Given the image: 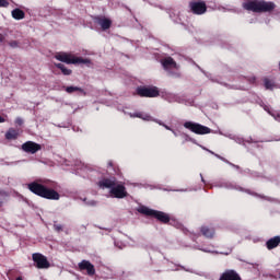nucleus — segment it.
Returning <instances> with one entry per match:
<instances>
[{"mask_svg": "<svg viewBox=\"0 0 280 280\" xmlns=\"http://www.w3.org/2000/svg\"><path fill=\"white\" fill-rule=\"evenodd\" d=\"M98 187L101 189H109L112 198H126L128 191H126V186L121 182H117L115 177L103 178L98 182Z\"/></svg>", "mask_w": 280, "mask_h": 280, "instance_id": "1", "label": "nucleus"}, {"mask_svg": "<svg viewBox=\"0 0 280 280\" xmlns=\"http://www.w3.org/2000/svg\"><path fill=\"white\" fill-rule=\"evenodd\" d=\"M243 8L248 12H255L256 14H264L266 12H272L275 8H277V4H275V2L264 1V0H249L243 3Z\"/></svg>", "mask_w": 280, "mask_h": 280, "instance_id": "2", "label": "nucleus"}, {"mask_svg": "<svg viewBox=\"0 0 280 280\" xmlns=\"http://www.w3.org/2000/svg\"><path fill=\"white\" fill-rule=\"evenodd\" d=\"M27 188L36 196H40V198H46L47 200H60V194H58V191L49 189L42 184H38V182L27 184Z\"/></svg>", "mask_w": 280, "mask_h": 280, "instance_id": "3", "label": "nucleus"}, {"mask_svg": "<svg viewBox=\"0 0 280 280\" xmlns=\"http://www.w3.org/2000/svg\"><path fill=\"white\" fill-rule=\"evenodd\" d=\"M56 60L59 62H66V65H91L90 59H84L82 57H75L68 52H57L55 55Z\"/></svg>", "mask_w": 280, "mask_h": 280, "instance_id": "4", "label": "nucleus"}, {"mask_svg": "<svg viewBox=\"0 0 280 280\" xmlns=\"http://www.w3.org/2000/svg\"><path fill=\"white\" fill-rule=\"evenodd\" d=\"M138 211L143 215H150L151 218H156V220H159L160 222H163V224H167V222H170V215L165 212L152 210L145 206L140 207Z\"/></svg>", "mask_w": 280, "mask_h": 280, "instance_id": "5", "label": "nucleus"}, {"mask_svg": "<svg viewBox=\"0 0 280 280\" xmlns=\"http://www.w3.org/2000/svg\"><path fill=\"white\" fill-rule=\"evenodd\" d=\"M184 128L190 130V132H195V135H209L211 132V129L209 127L194 121H186L184 124Z\"/></svg>", "mask_w": 280, "mask_h": 280, "instance_id": "6", "label": "nucleus"}, {"mask_svg": "<svg viewBox=\"0 0 280 280\" xmlns=\"http://www.w3.org/2000/svg\"><path fill=\"white\" fill-rule=\"evenodd\" d=\"M33 261L39 270H47V268H50L51 264H49V260L45 257V255L40 253H35L32 255Z\"/></svg>", "mask_w": 280, "mask_h": 280, "instance_id": "7", "label": "nucleus"}, {"mask_svg": "<svg viewBox=\"0 0 280 280\" xmlns=\"http://www.w3.org/2000/svg\"><path fill=\"white\" fill-rule=\"evenodd\" d=\"M190 12L192 14H205L207 12V3L205 1L198 0V1H191L189 3Z\"/></svg>", "mask_w": 280, "mask_h": 280, "instance_id": "8", "label": "nucleus"}, {"mask_svg": "<svg viewBox=\"0 0 280 280\" xmlns=\"http://www.w3.org/2000/svg\"><path fill=\"white\" fill-rule=\"evenodd\" d=\"M137 93L140 97H159V89L155 86L138 88Z\"/></svg>", "mask_w": 280, "mask_h": 280, "instance_id": "9", "label": "nucleus"}, {"mask_svg": "<svg viewBox=\"0 0 280 280\" xmlns=\"http://www.w3.org/2000/svg\"><path fill=\"white\" fill-rule=\"evenodd\" d=\"M78 267L81 272H84L85 270L89 277H93L95 275V266L89 260H82L78 264Z\"/></svg>", "mask_w": 280, "mask_h": 280, "instance_id": "10", "label": "nucleus"}, {"mask_svg": "<svg viewBox=\"0 0 280 280\" xmlns=\"http://www.w3.org/2000/svg\"><path fill=\"white\" fill-rule=\"evenodd\" d=\"M23 152H26L27 154H36V152H39L42 150L40 144L34 142V141H27L22 144Z\"/></svg>", "mask_w": 280, "mask_h": 280, "instance_id": "11", "label": "nucleus"}, {"mask_svg": "<svg viewBox=\"0 0 280 280\" xmlns=\"http://www.w3.org/2000/svg\"><path fill=\"white\" fill-rule=\"evenodd\" d=\"M94 21L102 27L103 31L110 30V25H113V21L104 16H96L94 18Z\"/></svg>", "mask_w": 280, "mask_h": 280, "instance_id": "12", "label": "nucleus"}, {"mask_svg": "<svg viewBox=\"0 0 280 280\" xmlns=\"http://www.w3.org/2000/svg\"><path fill=\"white\" fill-rule=\"evenodd\" d=\"M220 280H242V278L235 270H226L221 275Z\"/></svg>", "mask_w": 280, "mask_h": 280, "instance_id": "13", "label": "nucleus"}, {"mask_svg": "<svg viewBox=\"0 0 280 280\" xmlns=\"http://www.w3.org/2000/svg\"><path fill=\"white\" fill-rule=\"evenodd\" d=\"M162 66L164 67V69L166 71H168V69H178L176 61H174V59L172 57H167V58L163 59Z\"/></svg>", "mask_w": 280, "mask_h": 280, "instance_id": "14", "label": "nucleus"}, {"mask_svg": "<svg viewBox=\"0 0 280 280\" xmlns=\"http://www.w3.org/2000/svg\"><path fill=\"white\" fill-rule=\"evenodd\" d=\"M280 244V236H275L272 238H269L266 242V247L268 248V250H272L275 248H277V246H279Z\"/></svg>", "mask_w": 280, "mask_h": 280, "instance_id": "15", "label": "nucleus"}, {"mask_svg": "<svg viewBox=\"0 0 280 280\" xmlns=\"http://www.w3.org/2000/svg\"><path fill=\"white\" fill-rule=\"evenodd\" d=\"M4 137L8 141H15V139H19V129L9 128Z\"/></svg>", "mask_w": 280, "mask_h": 280, "instance_id": "16", "label": "nucleus"}, {"mask_svg": "<svg viewBox=\"0 0 280 280\" xmlns=\"http://www.w3.org/2000/svg\"><path fill=\"white\" fill-rule=\"evenodd\" d=\"M11 14L15 21H22V19H25V12L21 9H14Z\"/></svg>", "mask_w": 280, "mask_h": 280, "instance_id": "17", "label": "nucleus"}, {"mask_svg": "<svg viewBox=\"0 0 280 280\" xmlns=\"http://www.w3.org/2000/svg\"><path fill=\"white\" fill-rule=\"evenodd\" d=\"M201 233L205 237H208L211 240L213 237V235H215V230H213L211 228L202 226Z\"/></svg>", "mask_w": 280, "mask_h": 280, "instance_id": "18", "label": "nucleus"}, {"mask_svg": "<svg viewBox=\"0 0 280 280\" xmlns=\"http://www.w3.org/2000/svg\"><path fill=\"white\" fill-rule=\"evenodd\" d=\"M66 92H68L69 94L71 93H82L83 95H86V92H84V90L82 88H78V86H67L66 88Z\"/></svg>", "mask_w": 280, "mask_h": 280, "instance_id": "19", "label": "nucleus"}, {"mask_svg": "<svg viewBox=\"0 0 280 280\" xmlns=\"http://www.w3.org/2000/svg\"><path fill=\"white\" fill-rule=\"evenodd\" d=\"M165 100L170 103L177 102L178 104H183V98L176 94H167Z\"/></svg>", "mask_w": 280, "mask_h": 280, "instance_id": "20", "label": "nucleus"}, {"mask_svg": "<svg viewBox=\"0 0 280 280\" xmlns=\"http://www.w3.org/2000/svg\"><path fill=\"white\" fill-rule=\"evenodd\" d=\"M55 67H57V69H60L63 75H71L72 73L71 69L65 67V65L62 63H55Z\"/></svg>", "mask_w": 280, "mask_h": 280, "instance_id": "21", "label": "nucleus"}, {"mask_svg": "<svg viewBox=\"0 0 280 280\" xmlns=\"http://www.w3.org/2000/svg\"><path fill=\"white\" fill-rule=\"evenodd\" d=\"M131 117H138L139 119H143L144 121H150V119H152V117H150V115L143 114V113L132 114Z\"/></svg>", "mask_w": 280, "mask_h": 280, "instance_id": "22", "label": "nucleus"}, {"mask_svg": "<svg viewBox=\"0 0 280 280\" xmlns=\"http://www.w3.org/2000/svg\"><path fill=\"white\" fill-rule=\"evenodd\" d=\"M265 89L272 91L275 89V82L270 81V79L264 80Z\"/></svg>", "mask_w": 280, "mask_h": 280, "instance_id": "23", "label": "nucleus"}, {"mask_svg": "<svg viewBox=\"0 0 280 280\" xmlns=\"http://www.w3.org/2000/svg\"><path fill=\"white\" fill-rule=\"evenodd\" d=\"M208 152H210V154H213L217 159H220V161H224V163H229L231 165L230 161L224 159L222 155L214 153L213 151H209V150H208Z\"/></svg>", "mask_w": 280, "mask_h": 280, "instance_id": "24", "label": "nucleus"}, {"mask_svg": "<svg viewBox=\"0 0 280 280\" xmlns=\"http://www.w3.org/2000/svg\"><path fill=\"white\" fill-rule=\"evenodd\" d=\"M10 5V2L8 0H0V8H8Z\"/></svg>", "mask_w": 280, "mask_h": 280, "instance_id": "25", "label": "nucleus"}, {"mask_svg": "<svg viewBox=\"0 0 280 280\" xmlns=\"http://www.w3.org/2000/svg\"><path fill=\"white\" fill-rule=\"evenodd\" d=\"M54 229L57 233H60L62 231V225L58 224V223H55L54 224Z\"/></svg>", "mask_w": 280, "mask_h": 280, "instance_id": "26", "label": "nucleus"}, {"mask_svg": "<svg viewBox=\"0 0 280 280\" xmlns=\"http://www.w3.org/2000/svg\"><path fill=\"white\" fill-rule=\"evenodd\" d=\"M8 196H10L8 191L0 189V198H8Z\"/></svg>", "mask_w": 280, "mask_h": 280, "instance_id": "27", "label": "nucleus"}, {"mask_svg": "<svg viewBox=\"0 0 280 280\" xmlns=\"http://www.w3.org/2000/svg\"><path fill=\"white\" fill-rule=\"evenodd\" d=\"M156 124H159L160 126H164L166 130H173L172 128H170V126L163 124L161 120H156Z\"/></svg>", "mask_w": 280, "mask_h": 280, "instance_id": "28", "label": "nucleus"}, {"mask_svg": "<svg viewBox=\"0 0 280 280\" xmlns=\"http://www.w3.org/2000/svg\"><path fill=\"white\" fill-rule=\"evenodd\" d=\"M15 124H16L18 126H23V119H22L21 117H18V118L15 119Z\"/></svg>", "mask_w": 280, "mask_h": 280, "instance_id": "29", "label": "nucleus"}, {"mask_svg": "<svg viewBox=\"0 0 280 280\" xmlns=\"http://www.w3.org/2000/svg\"><path fill=\"white\" fill-rule=\"evenodd\" d=\"M10 47H19V42L16 40L11 42Z\"/></svg>", "mask_w": 280, "mask_h": 280, "instance_id": "30", "label": "nucleus"}, {"mask_svg": "<svg viewBox=\"0 0 280 280\" xmlns=\"http://www.w3.org/2000/svg\"><path fill=\"white\" fill-rule=\"evenodd\" d=\"M3 122H5V118L0 116V124H3Z\"/></svg>", "mask_w": 280, "mask_h": 280, "instance_id": "31", "label": "nucleus"}, {"mask_svg": "<svg viewBox=\"0 0 280 280\" xmlns=\"http://www.w3.org/2000/svg\"><path fill=\"white\" fill-rule=\"evenodd\" d=\"M171 132H173V135H174L175 137H178V133H176V132L174 131V129H173Z\"/></svg>", "mask_w": 280, "mask_h": 280, "instance_id": "32", "label": "nucleus"}, {"mask_svg": "<svg viewBox=\"0 0 280 280\" xmlns=\"http://www.w3.org/2000/svg\"><path fill=\"white\" fill-rule=\"evenodd\" d=\"M108 166H109V167H113V161H109V162H108Z\"/></svg>", "mask_w": 280, "mask_h": 280, "instance_id": "33", "label": "nucleus"}, {"mask_svg": "<svg viewBox=\"0 0 280 280\" xmlns=\"http://www.w3.org/2000/svg\"><path fill=\"white\" fill-rule=\"evenodd\" d=\"M89 205H91L93 207V206H95V201H90Z\"/></svg>", "mask_w": 280, "mask_h": 280, "instance_id": "34", "label": "nucleus"}, {"mask_svg": "<svg viewBox=\"0 0 280 280\" xmlns=\"http://www.w3.org/2000/svg\"><path fill=\"white\" fill-rule=\"evenodd\" d=\"M0 43H3V35H0Z\"/></svg>", "mask_w": 280, "mask_h": 280, "instance_id": "35", "label": "nucleus"}, {"mask_svg": "<svg viewBox=\"0 0 280 280\" xmlns=\"http://www.w3.org/2000/svg\"><path fill=\"white\" fill-rule=\"evenodd\" d=\"M15 280H23V278L22 277H18Z\"/></svg>", "mask_w": 280, "mask_h": 280, "instance_id": "36", "label": "nucleus"}, {"mask_svg": "<svg viewBox=\"0 0 280 280\" xmlns=\"http://www.w3.org/2000/svg\"><path fill=\"white\" fill-rule=\"evenodd\" d=\"M0 207H3V201H0Z\"/></svg>", "mask_w": 280, "mask_h": 280, "instance_id": "37", "label": "nucleus"}, {"mask_svg": "<svg viewBox=\"0 0 280 280\" xmlns=\"http://www.w3.org/2000/svg\"><path fill=\"white\" fill-rule=\"evenodd\" d=\"M203 250V253H209V250H207V249H202Z\"/></svg>", "mask_w": 280, "mask_h": 280, "instance_id": "38", "label": "nucleus"}]
</instances>
